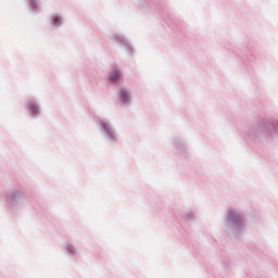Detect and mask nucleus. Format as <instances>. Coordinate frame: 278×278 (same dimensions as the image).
<instances>
[{
	"mask_svg": "<svg viewBox=\"0 0 278 278\" xmlns=\"http://www.w3.org/2000/svg\"><path fill=\"white\" fill-rule=\"evenodd\" d=\"M111 81H118L121 79V72L118 71H113L110 75Z\"/></svg>",
	"mask_w": 278,
	"mask_h": 278,
	"instance_id": "1",
	"label": "nucleus"
},
{
	"mask_svg": "<svg viewBox=\"0 0 278 278\" xmlns=\"http://www.w3.org/2000/svg\"><path fill=\"white\" fill-rule=\"evenodd\" d=\"M28 110L29 112H31V114H38L39 112L38 105H36L35 103H28Z\"/></svg>",
	"mask_w": 278,
	"mask_h": 278,
	"instance_id": "2",
	"label": "nucleus"
},
{
	"mask_svg": "<svg viewBox=\"0 0 278 278\" xmlns=\"http://www.w3.org/2000/svg\"><path fill=\"white\" fill-rule=\"evenodd\" d=\"M121 99L122 101H129V93L127 92V90L123 89L121 91Z\"/></svg>",
	"mask_w": 278,
	"mask_h": 278,
	"instance_id": "3",
	"label": "nucleus"
},
{
	"mask_svg": "<svg viewBox=\"0 0 278 278\" xmlns=\"http://www.w3.org/2000/svg\"><path fill=\"white\" fill-rule=\"evenodd\" d=\"M229 218H230V220H238V218H240V215L236 214L233 212H230L229 213Z\"/></svg>",
	"mask_w": 278,
	"mask_h": 278,
	"instance_id": "4",
	"label": "nucleus"
},
{
	"mask_svg": "<svg viewBox=\"0 0 278 278\" xmlns=\"http://www.w3.org/2000/svg\"><path fill=\"white\" fill-rule=\"evenodd\" d=\"M61 23H62V20L60 17H54L53 18V25H56V27L60 26Z\"/></svg>",
	"mask_w": 278,
	"mask_h": 278,
	"instance_id": "5",
	"label": "nucleus"
},
{
	"mask_svg": "<svg viewBox=\"0 0 278 278\" xmlns=\"http://www.w3.org/2000/svg\"><path fill=\"white\" fill-rule=\"evenodd\" d=\"M103 128L105 129V131H108L109 136H112V130L110 129V126L104 124Z\"/></svg>",
	"mask_w": 278,
	"mask_h": 278,
	"instance_id": "6",
	"label": "nucleus"
}]
</instances>
